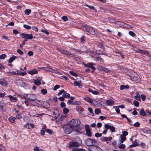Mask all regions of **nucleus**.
Here are the masks:
<instances>
[{
	"label": "nucleus",
	"mask_w": 151,
	"mask_h": 151,
	"mask_svg": "<svg viewBox=\"0 0 151 151\" xmlns=\"http://www.w3.org/2000/svg\"><path fill=\"white\" fill-rule=\"evenodd\" d=\"M80 120L78 119H72L69 121L67 124H64L63 128L66 134H69L74 130V128L79 126L81 124Z\"/></svg>",
	"instance_id": "1"
},
{
	"label": "nucleus",
	"mask_w": 151,
	"mask_h": 151,
	"mask_svg": "<svg viewBox=\"0 0 151 151\" xmlns=\"http://www.w3.org/2000/svg\"><path fill=\"white\" fill-rule=\"evenodd\" d=\"M83 29L84 30H86L87 32L92 35H96V32L95 30L90 25L87 24L85 25Z\"/></svg>",
	"instance_id": "2"
},
{
	"label": "nucleus",
	"mask_w": 151,
	"mask_h": 151,
	"mask_svg": "<svg viewBox=\"0 0 151 151\" xmlns=\"http://www.w3.org/2000/svg\"><path fill=\"white\" fill-rule=\"evenodd\" d=\"M97 141L92 139L88 138L85 142V144L87 146H91L98 145Z\"/></svg>",
	"instance_id": "3"
},
{
	"label": "nucleus",
	"mask_w": 151,
	"mask_h": 151,
	"mask_svg": "<svg viewBox=\"0 0 151 151\" xmlns=\"http://www.w3.org/2000/svg\"><path fill=\"white\" fill-rule=\"evenodd\" d=\"M85 129L86 132V135L88 137L91 136V129L89 128V126L88 124L86 125Z\"/></svg>",
	"instance_id": "4"
},
{
	"label": "nucleus",
	"mask_w": 151,
	"mask_h": 151,
	"mask_svg": "<svg viewBox=\"0 0 151 151\" xmlns=\"http://www.w3.org/2000/svg\"><path fill=\"white\" fill-rule=\"evenodd\" d=\"M24 127L25 128L31 130L35 127V125L33 124L28 123L24 124Z\"/></svg>",
	"instance_id": "5"
},
{
	"label": "nucleus",
	"mask_w": 151,
	"mask_h": 151,
	"mask_svg": "<svg viewBox=\"0 0 151 151\" xmlns=\"http://www.w3.org/2000/svg\"><path fill=\"white\" fill-rule=\"evenodd\" d=\"M96 54L95 55L94 57H92L95 58L94 60H95L96 62H97L99 63H101V62H104V60L103 59L100 57L99 56L96 55Z\"/></svg>",
	"instance_id": "6"
},
{
	"label": "nucleus",
	"mask_w": 151,
	"mask_h": 151,
	"mask_svg": "<svg viewBox=\"0 0 151 151\" xmlns=\"http://www.w3.org/2000/svg\"><path fill=\"white\" fill-rule=\"evenodd\" d=\"M76 128L74 129V131L75 132L81 134L83 133L84 130V128L78 126L76 127Z\"/></svg>",
	"instance_id": "7"
},
{
	"label": "nucleus",
	"mask_w": 151,
	"mask_h": 151,
	"mask_svg": "<svg viewBox=\"0 0 151 151\" xmlns=\"http://www.w3.org/2000/svg\"><path fill=\"white\" fill-rule=\"evenodd\" d=\"M37 99V97L35 94H29V98H28V101H34Z\"/></svg>",
	"instance_id": "8"
},
{
	"label": "nucleus",
	"mask_w": 151,
	"mask_h": 151,
	"mask_svg": "<svg viewBox=\"0 0 151 151\" xmlns=\"http://www.w3.org/2000/svg\"><path fill=\"white\" fill-rule=\"evenodd\" d=\"M112 139V137H103L101 138L100 140L102 142L110 141Z\"/></svg>",
	"instance_id": "9"
},
{
	"label": "nucleus",
	"mask_w": 151,
	"mask_h": 151,
	"mask_svg": "<svg viewBox=\"0 0 151 151\" xmlns=\"http://www.w3.org/2000/svg\"><path fill=\"white\" fill-rule=\"evenodd\" d=\"M149 53L148 51L142 50V56L144 57H146L147 58V60H148L149 58L148 57H150L149 56Z\"/></svg>",
	"instance_id": "10"
},
{
	"label": "nucleus",
	"mask_w": 151,
	"mask_h": 151,
	"mask_svg": "<svg viewBox=\"0 0 151 151\" xmlns=\"http://www.w3.org/2000/svg\"><path fill=\"white\" fill-rule=\"evenodd\" d=\"M106 103L108 106H112L114 104V101L111 99H107L106 100Z\"/></svg>",
	"instance_id": "11"
},
{
	"label": "nucleus",
	"mask_w": 151,
	"mask_h": 151,
	"mask_svg": "<svg viewBox=\"0 0 151 151\" xmlns=\"http://www.w3.org/2000/svg\"><path fill=\"white\" fill-rule=\"evenodd\" d=\"M7 84V81L4 78L0 79V85L3 86H5Z\"/></svg>",
	"instance_id": "12"
},
{
	"label": "nucleus",
	"mask_w": 151,
	"mask_h": 151,
	"mask_svg": "<svg viewBox=\"0 0 151 151\" xmlns=\"http://www.w3.org/2000/svg\"><path fill=\"white\" fill-rule=\"evenodd\" d=\"M42 69L46 71H50L51 72H55L54 70L48 67H42Z\"/></svg>",
	"instance_id": "13"
},
{
	"label": "nucleus",
	"mask_w": 151,
	"mask_h": 151,
	"mask_svg": "<svg viewBox=\"0 0 151 151\" xmlns=\"http://www.w3.org/2000/svg\"><path fill=\"white\" fill-rule=\"evenodd\" d=\"M129 76L130 77V79L132 81H139V78L137 76H134L132 74H131Z\"/></svg>",
	"instance_id": "14"
},
{
	"label": "nucleus",
	"mask_w": 151,
	"mask_h": 151,
	"mask_svg": "<svg viewBox=\"0 0 151 151\" xmlns=\"http://www.w3.org/2000/svg\"><path fill=\"white\" fill-rule=\"evenodd\" d=\"M104 42H99L98 43V47L99 48L101 49L104 50H105V48L104 45Z\"/></svg>",
	"instance_id": "15"
},
{
	"label": "nucleus",
	"mask_w": 151,
	"mask_h": 151,
	"mask_svg": "<svg viewBox=\"0 0 151 151\" xmlns=\"http://www.w3.org/2000/svg\"><path fill=\"white\" fill-rule=\"evenodd\" d=\"M78 146V143L77 142H70L69 144V146L70 147H76Z\"/></svg>",
	"instance_id": "16"
},
{
	"label": "nucleus",
	"mask_w": 151,
	"mask_h": 151,
	"mask_svg": "<svg viewBox=\"0 0 151 151\" xmlns=\"http://www.w3.org/2000/svg\"><path fill=\"white\" fill-rule=\"evenodd\" d=\"M89 66L88 68H90L92 71H94L96 70V68L95 67L93 66V65H95V64L94 63H89Z\"/></svg>",
	"instance_id": "17"
},
{
	"label": "nucleus",
	"mask_w": 151,
	"mask_h": 151,
	"mask_svg": "<svg viewBox=\"0 0 151 151\" xmlns=\"http://www.w3.org/2000/svg\"><path fill=\"white\" fill-rule=\"evenodd\" d=\"M146 115H151V112H149L148 110H146L145 111L144 109H142V116H145Z\"/></svg>",
	"instance_id": "18"
},
{
	"label": "nucleus",
	"mask_w": 151,
	"mask_h": 151,
	"mask_svg": "<svg viewBox=\"0 0 151 151\" xmlns=\"http://www.w3.org/2000/svg\"><path fill=\"white\" fill-rule=\"evenodd\" d=\"M8 97L9 98L10 101L12 102H14L17 100V97H14L12 95H9Z\"/></svg>",
	"instance_id": "19"
},
{
	"label": "nucleus",
	"mask_w": 151,
	"mask_h": 151,
	"mask_svg": "<svg viewBox=\"0 0 151 151\" xmlns=\"http://www.w3.org/2000/svg\"><path fill=\"white\" fill-rule=\"evenodd\" d=\"M139 145V144L137 142V140H135L133 142L131 145L129 146L130 148H131L133 147H135Z\"/></svg>",
	"instance_id": "20"
},
{
	"label": "nucleus",
	"mask_w": 151,
	"mask_h": 151,
	"mask_svg": "<svg viewBox=\"0 0 151 151\" xmlns=\"http://www.w3.org/2000/svg\"><path fill=\"white\" fill-rule=\"evenodd\" d=\"M120 139L119 140V142H120V143H122L126 140V137L122 136V134L120 135Z\"/></svg>",
	"instance_id": "21"
},
{
	"label": "nucleus",
	"mask_w": 151,
	"mask_h": 151,
	"mask_svg": "<svg viewBox=\"0 0 151 151\" xmlns=\"http://www.w3.org/2000/svg\"><path fill=\"white\" fill-rule=\"evenodd\" d=\"M74 52L76 53H79L81 54H83V53H86V50H84L83 51H81L79 49H77L75 48L73 49Z\"/></svg>",
	"instance_id": "22"
},
{
	"label": "nucleus",
	"mask_w": 151,
	"mask_h": 151,
	"mask_svg": "<svg viewBox=\"0 0 151 151\" xmlns=\"http://www.w3.org/2000/svg\"><path fill=\"white\" fill-rule=\"evenodd\" d=\"M38 73L37 70L36 69H33L30 70L28 72V73L29 74L33 75L34 74H37Z\"/></svg>",
	"instance_id": "23"
},
{
	"label": "nucleus",
	"mask_w": 151,
	"mask_h": 151,
	"mask_svg": "<svg viewBox=\"0 0 151 151\" xmlns=\"http://www.w3.org/2000/svg\"><path fill=\"white\" fill-rule=\"evenodd\" d=\"M74 84L77 86H78L79 88H81L82 87V85L81 83L79 82H78L76 81H74Z\"/></svg>",
	"instance_id": "24"
},
{
	"label": "nucleus",
	"mask_w": 151,
	"mask_h": 151,
	"mask_svg": "<svg viewBox=\"0 0 151 151\" xmlns=\"http://www.w3.org/2000/svg\"><path fill=\"white\" fill-rule=\"evenodd\" d=\"M118 145L119 147L121 149H124L125 147V145L124 144H121L120 142H118Z\"/></svg>",
	"instance_id": "25"
},
{
	"label": "nucleus",
	"mask_w": 151,
	"mask_h": 151,
	"mask_svg": "<svg viewBox=\"0 0 151 151\" xmlns=\"http://www.w3.org/2000/svg\"><path fill=\"white\" fill-rule=\"evenodd\" d=\"M9 122L12 123H14L15 120V117H14L12 116H11L9 117L8 119Z\"/></svg>",
	"instance_id": "26"
},
{
	"label": "nucleus",
	"mask_w": 151,
	"mask_h": 151,
	"mask_svg": "<svg viewBox=\"0 0 151 151\" xmlns=\"http://www.w3.org/2000/svg\"><path fill=\"white\" fill-rule=\"evenodd\" d=\"M84 99L87 102L89 103H91L92 101V99L89 97H87L84 98Z\"/></svg>",
	"instance_id": "27"
},
{
	"label": "nucleus",
	"mask_w": 151,
	"mask_h": 151,
	"mask_svg": "<svg viewBox=\"0 0 151 151\" xmlns=\"http://www.w3.org/2000/svg\"><path fill=\"white\" fill-rule=\"evenodd\" d=\"M33 37L32 34H27L26 40H31L33 39Z\"/></svg>",
	"instance_id": "28"
},
{
	"label": "nucleus",
	"mask_w": 151,
	"mask_h": 151,
	"mask_svg": "<svg viewBox=\"0 0 151 151\" xmlns=\"http://www.w3.org/2000/svg\"><path fill=\"white\" fill-rule=\"evenodd\" d=\"M96 145L91 146L88 147L89 151H95V147Z\"/></svg>",
	"instance_id": "29"
},
{
	"label": "nucleus",
	"mask_w": 151,
	"mask_h": 151,
	"mask_svg": "<svg viewBox=\"0 0 151 151\" xmlns=\"http://www.w3.org/2000/svg\"><path fill=\"white\" fill-rule=\"evenodd\" d=\"M34 83L35 85L37 86L40 85L41 84L40 81L38 79L35 80L34 81Z\"/></svg>",
	"instance_id": "30"
},
{
	"label": "nucleus",
	"mask_w": 151,
	"mask_h": 151,
	"mask_svg": "<svg viewBox=\"0 0 151 151\" xmlns=\"http://www.w3.org/2000/svg\"><path fill=\"white\" fill-rule=\"evenodd\" d=\"M16 58L15 56L10 57L8 63H12L14 60L16 59Z\"/></svg>",
	"instance_id": "31"
},
{
	"label": "nucleus",
	"mask_w": 151,
	"mask_h": 151,
	"mask_svg": "<svg viewBox=\"0 0 151 151\" xmlns=\"http://www.w3.org/2000/svg\"><path fill=\"white\" fill-rule=\"evenodd\" d=\"M129 88V87L128 85H126V86L121 85L120 86V89L121 90H122L125 88L128 89Z\"/></svg>",
	"instance_id": "32"
},
{
	"label": "nucleus",
	"mask_w": 151,
	"mask_h": 151,
	"mask_svg": "<svg viewBox=\"0 0 151 151\" xmlns=\"http://www.w3.org/2000/svg\"><path fill=\"white\" fill-rule=\"evenodd\" d=\"M86 39L85 37L83 35H82L81 37L80 38L81 42L82 43H84L86 41Z\"/></svg>",
	"instance_id": "33"
},
{
	"label": "nucleus",
	"mask_w": 151,
	"mask_h": 151,
	"mask_svg": "<svg viewBox=\"0 0 151 151\" xmlns=\"http://www.w3.org/2000/svg\"><path fill=\"white\" fill-rule=\"evenodd\" d=\"M63 96L64 98H69L70 97V95L69 93H67L65 91L63 94Z\"/></svg>",
	"instance_id": "34"
},
{
	"label": "nucleus",
	"mask_w": 151,
	"mask_h": 151,
	"mask_svg": "<svg viewBox=\"0 0 151 151\" xmlns=\"http://www.w3.org/2000/svg\"><path fill=\"white\" fill-rule=\"evenodd\" d=\"M136 96H135L134 98L135 99L137 100L140 101V98L139 97L140 95L139 94V93L137 92L136 93Z\"/></svg>",
	"instance_id": "35"
},
{
	"label": "nucleus",
	"mask_w": 151,
	"mask_h": 151,
	"mask_svg": "<svg viewBox=\"0 0 151 151\" xmlns=\"http://www.w3.org/2000/svg\"><path fill=\"white\" fill-rule=\"evenodd\" d=\"M8 76H12L13 75H17L15 71L8 72L7 73Z\"/></svg>",
	"instance_id": "36"
},
{
	"label": "nucleus",
	"mask_w": 151,
	"mask_h": 151,
	"mask_svg": "<svg viewBox=\"0 0 151 151\" xmlns=\"http://www.w3.org/2000/svg\"><path fill=\"white\" fill-rule=\"evenodd\" d=\"M31 10L30 9H26L24 11V13L26 15H29L31 12Z\"/></svg>",
	"instance_id": "37"
},
{
	"label": "nucleus",
	"mask_w": 151,
	"mask_h": 151,
	"mask_svg": "<svg viewBox=\"0 0 151 151\" xmlns=\"http://www.w3.org/2000/svg\"><path fill=\"white\" fill-rule=\"evenodd\" d=\"M27 34H26V33H23L20 35V36L22 38L25 39H26Z\"/></svg>",
	"instance_id": "38"
},
{
	"label": "nucleus",
	"mask_w": 151,
	"mask_h": 151,
	"mask_svg": "<svg viewBox=\"0 0 151 151\" xmlns=\"http://www.w3.org/2000/svg\"><path fill=\"white\" fill-rule=\"evenodd\" d=\"M63 111L64 114H66L69 112V110L67 108H64L63 109Z\"/></svg>",
	"instance_id": "39"
},
{
	"label": "nucleus",
	"mask_w": 151,
	"mask_h": 151,
	"mask_svg": "<svg viewBox=\"0 0 151 151\" xmlns=\"http://www.w3.org/2000/svg\"><path fill=\"white\" fill-rule=\"evenodd\" d=\"M87 6L91 9H93V10H94L96 12L97 11L96 9L95 8V7L93 6H91L88 5H87Z\"/></svg>",
	"instance_id": "40"
},
{
	"label": "nucleus",
	"mask_w": 151,
	"mask_h": 151,
	"mask_svg": "<svg viewBox=\"0 0 151 151\" xmlns=\"http://www.w3.org/2000/svg\"><path fill=\"white\" fill-rule=\"evenodd\" d=\"M104 126L105 129L107 130L108 129H110V128L111 126L108 124H105Z\"/></svg>",
	"instance_id": "41"
},
{
	"label": "nucleus",
	"mask_w": 151,
	"mask_h": 151,
	"mask_svg": "<svg viewBox=\"0 0 151 151\" xmlns=\"http://www.w3.org/2000/svg\"><path fill=\"white\" fill-rule=\"evenodd\" d=\"M95 150V151H103V150L101 148L97 146V145H96Z\"/></svg>",
	"instance_id": "42"
},
{
	"label": "nucleus",
	"mask_w": 151,
	"mask_h": 151,
	"mask_svg": "<svg viewBox=\"0 0 151 151\" xmlns=\"http://www.w3.org/2000/svg\"><path fill=\"white\" fill-rule=\"evenodd\" d=\"M7 57L6 55L5 54H2L1 55H0V59L2 60L4 59Z\"/></svg>",
	"instance_id": "43"
},
{
	"label": "nucleus",
	"mask_w": 151,
	"mask_h": 151,
	"mask_svg": "<svg viewBox=\"0 0 151 151\" xmlns=\"http://www.w3.org/2000/svg\"><path fill=\"white\" fill-rule=\"evenodd\" d=\"M147 148V146H146L145 144L142 143V150H146Z\"/></svg>",
	"instance_id": "44"
},
{
	"label": "nucleus",
	"mask_w": 151,
	"mask_h": 151,
	"mask_svg": "<svg viewBox=\"0 0 151 151\" xmlns=\"http://www.w3.org/2000/svg\"><path fill=\"white\" fill-rule=\"evenodd\" d=\"M101 111V110L100 109H96L95 110V113L96 114H98L100 113Z\"/></svg>",
	"instance_id": "45"
},
{
	"label": "nucleus",
	"mask_w": 151,
	"mask_h": 151,
	"mask_svg": "<svg viewBox=\"0 0 151 151\" xmlns=\"http://www.w3.org/2000/svg\"><path fill=\"white\" fill-rule=\"evenodd\" d=\"M129 34L131 36L133 37H134L136 36V35L133 31H130L129 32Z\"/></svg>",
	"instance_id": "46"
},
{
	"label": "nucleus",
	"mask_w": 151,
	"mask_h": 151,
	"mask_svg": "<svg viewBox=\"0 0 151 151\" xmlns=\"http://www.w3.org/2000/svg\"><path fill=\"white\" fill-rule=\"evenodd\" d=\"M23 27L27 29H30L31 28V27L30 26L27 24H24L23 25Z\"/></svg>",
	"instance_id": "47"
},
{
	"label": "nucleus",
	"mask_w": 151,
	"mask_h": 151,
	"mask_svg": "<svg viewBox=\"0 0 151 151\" xmlns=\"http://www.w3.org/2000/svg\"><path fill=\"white\" fill-rule=\"evenodd\" d=\"M46 132L50 134H52V131L50 129H45Z\"/></svg>",
	"instance_id": "48"
},
{
	"label": "nucleus",
	"mask_w": 151,
	"mask_h": 151,
	"mask_svg": "<svg viewBox=\"0 0 151 151\" xmlns=\"http://www.w3.org/2000/svg\"><path fill=\"white\" fill-rule=\"evenodd\" d=\"M88 111L93 116H94V114L93 112V110L91 107H89L88 108Z\"/></svg>",
	"instance_id": "49"
},
{
	"label": "nucleus",
	"mask_w": 151,
	"mask_h": 151,
	"mask_svg": "<svg viewBox=\"0 0 151 151\" xmlns=\"http://www.w3.org/2000/svg\"><path fill=\"white\" fill-rule=\"evenodd\" d=\"M41 92L43 95H45L47 93V91L46 89H42L41 90Z\"/></svg>",
	"instance_id": "50"
},
{
	"label": "nucleus",
	"mask_w": 151,
	"mask_h": 151,
	"mask_svg": "<svg viewBox=\"0 0 151 151\" xmlns=\"http://www.w3.org/2000/svg\"><path fill=\"white\" fill-rule=\"evenodd\" d=\"M29 94H24L22 95V97L24 98L25 99H27L28 100V98H29Z\"/></svg>",
	"instance_id": "51"
},
{
	"label": "nucleus",
	"mask_w": 151,
	"mask_h": 151,
	"mask_svg": "<svg viewBox=\"0 0 151 151\" xmlns=\"http://www.w3.org/2000/svg\"><path fill=\"white\" fill-rule=\"evenodd\" d=\"M41 32H44L47 35H49V32L47 31L46 29H45L41 30Z\"/></svg>",
	"instance_id": "52"
},
{
	"label": "nucleus",
	"mask_w": 151,
	"mask_h": 151,
	"mask_svg": "<svg viewBox=\"0 0 151 151\" xmlns=\"http://www.w3.org/2000/svg\"><path fill=\"white\" fill-rule=\"evenodd\" d=\"M60 86L59 85H56L55 86H54L53 89L54 91H56L57 89L59 88H60Z\"/></svg>",
	"instance_id": "53"
},
{
	"label": "nucleus",
	"mask_w": 151,
	"mask_h": 151,
	"mask_svg": "<svg viewBox=\"0 0 151 151\" xmlns=\"http://www.w3.org/2000/svg\"><path fill=\"white\" fill-rule=\"evenodd\" d=\"M15 119H21L22 118V116L20 114H19L16 115V117H15Z\"/></svg>",
	"instance_id": "54"
},
{
	"label": "nucleus",
	"mask_w": 151,
	"mask_h": 151,
	"mask_svg": "<svg viewBox=\"0 0 151 151\" xmlns=\"http://www.w3.org/2000/svg\"><path fill=\"white\" fill-rule=\"evenodd\" d=\"M133 103L134 105L136 107L138 106L139 105V102L136 100H135L133 101Z\"/></svg>",
	"instance_id": "55"
},
{
	"label": "nucleus",
	"mask_w": 151,
	"mask_h": 151,
	"mask_svg": "<svg viewBox=\"0 0 151 151\" xmlns=\"http://www.w3.org/2000/svg\"><path fill=\"white\" fill-rule=\"evenodd\" d=\"M32 29L36 32H37L38 31V28L35 26H33L32 27Z\"/></svg>",
	"instance_id": "56"
},
{
	"label": "nucleus",
	"mask_w": 151,
	"mask_h": 151,
	"mask_svg": "<svg viewBox=\"0 0 151 151\" xmlns=\"http://www.w3.org/2000/svg\"><path fill=\"white\" fill-rule=\"evenodd\" d=\"M102 134L99 133H97L95 134V136L96 137H99L101 136Z\"/></svg>",
	"instance_id": "57"
},
{
	"label": "nucleus",
	"mask_w": 151,
	"mask_h": 151,
	"mask_svg": "<svg viewBox=\"0 0 151 151\" xmlns=\"http://www.w3.org/2000/svg\"><path fill=\"white\" fill-rule=\"evenodd\" d=\"M128 132L126 131H123L122 132V136H124L125 137L126 136H127L128 135Z\"/></svg>",
	"instance_id": "58"
},
{
	"label": "nucleus",
	"mask_w": 151,
	"mask_h": 151,
	"mask_svg": "<svg viewBox=\"0 0 151 151\" xmlns=\"http://www.w3.org/2000/svg\"><path fill=\"white\" fill-rule=\"evenodd\" d=\"M92 101L91 102V103L92 105L95 106L97 104V102L96 100H93L92 99Z\"/></svg>",
	"instance_id": "59"
},
{
	"label": "nucleus",
	"mask_w": 151,
	"mask_h": 151,
	"mask_svg": "<svg viewBox=\"0 0 151 151\" xmlns=\"http://www.w3.org/2000/svg\"><path fill=\"white\" fill-rule=\"evenodd\" d=\"M110 130L111 132H114L115 131V127L112 126H111V127Z\"/></svg>",
	"instance_id": "60"
},
{
	"label": "nucleus",
	"mask_w": 151,
	"mask_h": 151,
	"mask_svg": "<svg viewBox=\"0 0 151 151\" xmlns=\"http://www.w3.org/2000/svg\"><path fill=\"white\" fill-rule=\"evenodd\" d=\"M65 91L64 89H63L61 90L60 91L58 94V96H59L60 95H61L63 93H65Z\"/></svg>",
	"instance_id": "61"
},
{
	"label": "nucleus",
	"mask_w": 151,
	"mask_h": 151,
	"mask_svg": "<svg viewBox=\"0 0 151 151\" xmlns=\"http://www.w3.org/2000/svg\"><path fill=\"white\" fill-rule=\"evenodd\" d=\"M70 74L74 76H77V74L76 73H74L72 71H70Z\"/></svg>",
	"instance_id": "62"
},
{
	"label": "nucleus",
	"mask_w": 151,
	"mask_h": 151,
	"mask_svg": "<svg viewBox=\"0 0 151 151\" xmlns=\"http://www.w3.org/2000/svg\"><path fill=\"white\" fill-rule=\"evenodd\" d=\"M60 106L61 108H65V104L64 102H62L60 103Z\"/></svg>",
	"instance_id": "63"
},
{
	"label": "nucleus",
	"mask_w": 151,
	"mask_h": 151,
	"mask_svg": "<svg viewBox=\"0 0 151 151\" xmlns=\"http://www.w3.org/2000/svg\"><path fill=\"white\" fill-rule=\"evenodd\" d=\"M75 151H86V150L83 148H78Z\"/></svg>",
	"instance_id": "64"
}]
</instances>
